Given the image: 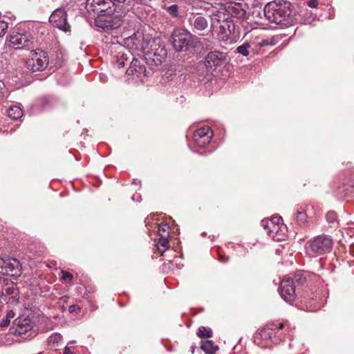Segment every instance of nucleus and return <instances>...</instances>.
<instances>
[{
    "label": "nucleus",
    "instance_id": "f704fd0d",
    "mask_svg": "<svg viewBox=\"0 0 354 354\" xmlns=\"http://www.w3.org/2000/svg\"><path fill=\"white\" fill-rule=\"evenodd\" d=\"M10 323V320L8 317L3 318L0 322V326L2 328L7 327Z\"/></svg>",
    "mask_w": 354,
    "mask_h": 354
},
{
    "label": "nucleus",
    "instance_id": "4468645a",
    "mask_svg": "<svg viewBox=\"0 0 354 354\" xmlns=\"http://www.w3.org/2000/svg\"><path fill=\"white\" fill-rule=\"evenodd\" d=\"M14 324V333L19 335L25 334L26 332L32 329L31 320L27 317H18L15 320Z\"/></svg>",
    "mask_w": 354,
    "mask_h": 354
},
{
    "label": "nucleus",
    "instance_id": "c85d7f7f",
    "mask_svg": "<svg viewBox=\"0 0 354 354\" xmlns=\"http://www.w3.org/2000/svg\"><path fill=\"white\" fill-rule=\"evenodd\" d=\"M167 12L173 17H178V6L176 4H173L167 8Z\"/></svg>",
    "mask_w": 354,
    "mask_h": 354
},
{
    "label": "nucleus",
    "instance_id": "49530a36",
    "mask_svg": "<svg viewBox=\"0 0 354 354\" xmlns=\"http://www.w3.org/2000/svg\"><path fill=\"white\" fill-rule=\"evenodd\" d=\"M304 16L306 15H305V13L304 14ZM306 15H307V17H310V14Z\"/></svg>",
    "mask_w": 354,
    "mask_h": 354
},
{
    "label": "nucleus",
    "instance_id": "de8ad7c7",
    "mask_svg": "<svg viewBox=\"0 0 354 354\" xmlns=\"http://www.w3.org/2000/svg\"><path fill=\"white\" fill-rule=\"evenodd\" d=\"M38 354H42V353H41V352H40V353H39Z\"/></svg>",
    "mask_w": 354,
    "mask_h": 354
},
{
    "label": "nucleus",
    "instance_id": "c756f323",
    "mask_svg": "<svg viewBox=\"0 0 354 354\" xmlns=\"http://www.w3.org/2000/svg\"><path fill=\"white\" fill-rule=\"evenodd\" d=\"M61 273H62V279L64 281H67V282L72 281V280L73 279V276L72 274H71L70 272L65 271V270H62Z\"/></svg>",
    "mask_w": 354,
    "mask_h": 354
},
{
    "label": "nucleus",
    "instance_id": "bb28decb",
    "mask_svg": "<svg viewBox=\"0 0 354 354\" xmlns=\"http://www.w3.org/2000/svg\"><path fill=\"white\" fill-rule=\"evenodd\" d=\"M250 47V44L248 42L244 43L243 45H241L237 47L236 51L241 54L243 56H248L249 55V48Z\"/></svg>",
    "mask_w": 354,
    "mask_h": 354
},
{
    "label": "nucleus",
    "instance_id": "79ce46f5",
    "mask_svg": "<svg viewBox=\"0 0 354 354\" xmlns=\"http://www.w3.org/2000/svg\"><path fill=\"white\" fill-rule=\"evenodd\" d=\"M195 348H196V346H192L191 348H192V353H194Z\"/></svg>",
    "mask_w": 354,
    "mask_h": 354
},
{
    "label": "nucleus",
    "instance_id": "2eb2a0df",
    "mask_svg": "<svg viewBox=\"0 0 354 354\" xmlns=\"http://www.w3.org/2000/svg\"><path fill=\"white\" fill-rule=\"evenodd\" d=\"M261 225L266 230V233L273 240H279V225L275 223L273 220H263L261 221Z\"/></svg>",
    "mask_w": 354,
    "mask_h": 354
},
{
    "label": "nucleus",
    "instance_id": "a878e982",
    "mask_svg": "<svg viewBox=\"0 0 354 354\" xmlns=\"http://www.w3.org/2000/svg\"><path fill=\"white\" fill-rule=\"evenodd\" d=\"M197 335L201 338L211 337L212 336V331L210 328L201 326L198 330Z\"/></svg>",
    "mask_w": 354,
    "mask_h": 354
},
{
    "label": "nucleus",
    "instance_id": "a18cd8bd",
    "mask_svg": "<svg viewBox=\"0 0 354 354\" xmlns=\"http://www.w3.org/2000/svg\"><path fill=\"white\" fill-rule=\"evenodd\" d=\"M203 66L202 64H199L197 67Z\"/></svg>",
    "mask_w": 354,
    "mask_h": 354
},
{
    "label": "nucleus",
    "instance_id": "f3484780",
    "mask_svg": "<svg viewBox=\"0 0 354 354\" xmlns=\"http://www.w3.org/2000/svg\"><path fill=\"white\" fill-rule=\"evenodd\" d=\"M228 12L231 15L232 17H236L239 19H243L245 17L246 12L242 8L241 4H235L232 6H229Z\"/></svg>",
    "mask_w": 354,
    "mask_h": 354
},
{
    "label": "nucleus",
    "instance_id": "b1692460",
    "mask_svg": "<svg viewBox=\"0 0 354 354\" xmlns=\"http://www.w3.org/2000/svg\"><path fill=\"white\" fill-rule=\"evenodd\" d=\"M291 281H292L293 286H296V288H297L298 286H302L306 283V278L304 276V274L298 272L294 275Z\"/></svg>",
    "mask_w": 354,
    "mask_h": 354
},
{
    "label": "nucleus",
    "instance_id": "e433bc0d",
    "mask_svg": "<svg viewBox=\"0 0 354 354\" xmlns=\"http://www.w3.org/2000/svg\"><path fill=\"white\" fill-rule=\"evenodd\" d=\"M50 338H51V341H53L54 343L55 342L58 343L61 340L62 336L59 334H55V335L51 336Z\"/></svg>",
    "mask_w": 354,
    "mask_h": 354
},
{
    "label": "nucleus",
    "instance_id": "6ab92c4d",
    "mask_svg": "<svg viewBox=\"0 0 354 354\" xmlns=\"http://www.w3.org/2000/svg\"><path fill=\"white\" fill-rule=\"evenodd\" d=\"M7 115L13 120H18L22 116L23 111L22 109L17 106H11L7 110Z\"/></svg>",
    "mask_w": 354,
    "mask_h": 354
},
{
    "label": "nucleus",
    "instance_id": "9b49d317",
    "mask_svg": "<svg viewBox=\"0 0 354 354\" xmlns=\"http://www.w3.org/2000/svg\"><path fill=\"white\" fill-rule=\"evenodd\" d=\"M296 286H293L291 278L283 279L279 286V294L283 299L291 302L296 297Z\"/></svg>",
    "mask_w": 354,
    "mask_h": 354
},
{
    "label": "nucleus",
    "instance_id": "20e7f679",
    "mask_svg": "<svg viewBox=\"0 0 354 354\" xmlns=\"http://www.w3.org/2000/svg\"><path fill=\"white\" fill-rule=\"evenodd\" d=\"M49 63L48 53L37 49L30 52V57L26 61V68L32 73L43 71Z\"/></svg>",
    "mask_w": 354,
    "mask_h": 354
},
{
    "label": "nucleus",
    "instance_id": "f03ea898",
    "mask_svg": "<svg viewBox=\"0 0 354 354\" xmlns=\"http://www.w3.org/2000/svg\"><path fill=\"white\" fill-rule=\"evenodd\" d=\"M263 13L268 21L283 27L292 26L297 22L293 6L288 1L278 0L268 3Z\"/></svg>",
    "mask_w": 354,
    "mask_h": 354
},
{
    "label": "nucleus",
    "instance_id": "7c9ffc66",
    "mask_svg": "<svg viewBox=\"0 0 354 354\" xmlns=\"http://www.w3.org/2000/svg\"><path fill=\"white\" fill-rule=\"evenodd\" d=\"M8 28V26L7 22L3 20L0 21V37H2L6 34Z\"/></svg>",
    "mask_w": 354,
    "mask_h": 354
},
{
    "label": "nucleus",
    "instance_id": "5701e85b",
    "mask_svg": "<svg viewBox=\"0 0 354 354\" xmlns=\"http://www.w3.org/2000/svg\"><path fill=\"white\" fill-rule=\"evenodd\" d=\"M275 331L272 329H264L260 333L261 338L269 339H270L271 342L274 344L277 343V341L275 339Z\"/></svg>",
    "mask_w": 354,
    "mask_h": 354
},
{
    "label": "nucleus",
    "instance_id": "f8f14e48",
    "mask_svg": "<svg viewBox=\"0 0 354 354\" xmlns=\"http://www.w3.org/2000/svg\"><path fill=\"white\" fill-rule=\"evenodd\" d=\"M213 132L209 127H203L197 129L193 136L196 145L200 147H205L210 142Z\"/></svg>",
    "mask_w": 354,
    "mask_h": 354
},
{
    "label": "nucleus",
    "instance_id": "c03bdc74",
    "mask_svg": "<svg viewBox=\"0 0 354 354\" xmlns=\"http://www.w3.org/2000/svg\"><path fill=\"white\" fill-rule=\"evenodd\" d=\"M75 342V340H73V341H71V342H70V344H74Z\"/></svg>",
    "mask_w": 354,
    "mask_h": 354
},
{
    "label": "nucleus",
    "instance_id": "37998d69",
    "mask_svg": "<svg viewBox=\"0 0 354 354\" xmlns=\"http://www.w3.org/2000/svg\"><path fill=\"white\" fill-rule=\"evenodd\" d=\"M279 328H282L283 326V325L282 324H279Z\"/></svg>",
    "mask_w": 354,
    "mask_h": 354
},
{
    "label": "nucleus",
    "instance_id": "2f4dec72",
    "mask_svg": "<svg viewBox=\"0 0 354 354\" xmlns=\"http://www.w3.org/2000/svg\"><path fill=\"white\" fill-rule=\"evenodd\" d=\"M310 14V17H304L303 19V23L305 24H311L314 21L315 17L313 15L312 12H306L305 15Z\"/></svg>",
    "mask_w": 354,
    "mask_h": 354
},
{
    "label": "nucleus",
    "instance_id": "393cba45",
    "mask_svg": "<svg viewBox=\"0 0 354 354\" xmlns=\"http://www.w3.org/2000/svg\"><path fill=\"white\" fill-rule=\"evenodd\" d=\"M307 220V214L303 210H298L296 213L295 221L299 225H303L306 223Z\"/></svg>",
    "mask_w": 354,
    "mask_h": 354
},
{
    "label": "nucleus",
    "instance_id": "58836bf2",
    "mask_svg": "<svg viewBox=\"0 0 354 354\" xmlns=\"http://www.w3.org/2000/svg\"><path fill=\"white\" fill-rule=\"evenodd\" d=\"M14 316V313L12 311H10L7 313L6 315V317H8V319H10V317H12Z\"/></svg>",
    "mask_w": 354,
    "mask_h": 354
},
{
    "label": "nucleus",
    "instance_id": "c9c22d12",
    "mask_svg": "<svg viewBox=\"0 0 354 354\" xmlns=\"http://www.w3.org/2000/svg\"><path fill=\"white\" fill-rule=\"evenodd\" d=\"M307 5L310 8H316L318 5V0H308Z\"/></svg>",
    "mask_w": 354,
    "mask_h": 354
},
{
    "label": "nucleus",
    "instance_id": "7ed1b4c3",
    "mask_svg": "<svg viewBox=\"0 0 354 354\" xmlns=\"http://www.w3.org/2000/svg\"><path fill=\"white\" fill-rule=\"evenodd\" d=\"M196 37L184 28H175L170 37V41L176 51H187L194 46Z\"/></svg>",
    "mask_w": 354,
    "mask_h": 354
},
{
    "label": "nucleus",
    "instance_id": "4be33fe9",
    "mask_svg": "<svg viewBox=\"0 0 354 354\" xmlns=\"http://www.w3.org/2000/svg\"><path fill=\"white\" fill-rule=\"evenodd\" d=\"M168 233L167 234H160V237L159 238L158 242L157 243L158 250L164 252L169 247V241L167 239Z\"/></svg>",
    "mask_w": 354,
    "mask_h": 354
},
{
    "label": "nucleus",
    "instance_id": "aec40b11",
    "mask_svg": "<svg viewBox=\"0 0 354 354\" xmlns=\"http://www.w3.org/2000/svg\"><path fill=\"white\" fill-rule=\"evenodd\" d=\"M131 55H132L129 51H127V53L120 52L118 55L115 56V62L118 68H121L124 67L125 65V62L127 61Z\"/></svg>",
    "mask_w": 354,
    "mask_h": 354
},
{
    "label": "nucleus",
    "instance_id": "dca6fc26",
    "mask_svg": "<svg viewBox=\"0 0 354 354\" xmlns=\"http://www.w3.org/2000/svg\"><path fill=\"white\" fill-rule=\"evenodd\" d=\"M127 45L132 44V48L137 50H142L145 46L143 44V35L141 32H137L128 37L126 39Z\"/></svg>",
    "mask_w": 354,
    "mask_h": 354
},
{
    "label": "nucleus",
    "instance_id": "473e14b6",
    "mask_svg": "<svg viewBox=\"0 0 354 354\" xmlns=\"http://www.w3.org/2000/svg\"><path fill=\"white\" fill-rule=\"evenodd\" d=\"M169 229V226L167 224L161 225L158 228V232L160 234H167V233L169 234L167 232Z\"/></svg>",
    "mask_w": 354,
    "mask_h": 354
},
{
    "label": "nucleus",
    "instance_id": "cd10ccee",
    "mask_svg": "<svg viewBox=\"0 0 354 354\" xmlns=\"http://www.w3.org/2000/svg\"><path fill=\"white\" fill-rule=\"evenodd\" d=\"M326 219L329 223H337V215L334 211L328 212L326 214Z\"/></svg>",
    "mask_w": 354,
    "mask_h": 354
},
{
    "label": "nucleus",
    "instance_id": "6e6552de",
    "mask_svg": "<svg viewBox=\"0 0 354 354\" xmlns=\"http://www.w3.org/2000/svg\"><path fill=\"white\" fill-rule=\"evenodd\" d=\"M50 23L55 28L65 32L71 30V26L67 22V14L64 9L57 8L49 17Z\"/></svg>",
    "mask_w": 354,
    "mask_h": 354
},
{
    "label": "nucleus",
    "instance_id": "ddd939ff",
    "mask_svg": "<svg viewBox=\"0 0 354 354\" xmlns=\"http://www.w3.org/2000/svg\"><path fill=\"white\" fill-rule=\"evenodd\" d=\"M145 62L142 59L133 58L129 68L127 70L128 75H135L137 77L147 76Z\"/></svg>",
    "mask_w": 354,
    "mask_h": 354
},
{
    "label": "nucleus",
    "instance_id": "423d86ee",
    "mask_svg": "<svg viewBox=\"0 0 354 354\" xmlns=\"http://www.w3.org/2000/svg\"><path fill=\"white\" fill-rule=\"evenodd\" d=\"M10 44L16 49L32 47L35 37L30 32L21 30L10 36Z\"/></svg>",
    "mask_w": 354,
    "mask_h": 354
},
{
    "label": "nucleus",
    "instance_id": "f257e3e1",
    "mask_svg": "<svg viewBox=\"0 0 354 354\" xmlns=\"http://www.w3.org/2000/svg\"><path fill=\"white\" fill-rule=\"evenodd\" d=\"M86 8L88 12L98 14L95 19V25L102 29H116L122 23V17L111 0H86Z\"/></svg>",
    "mask_w": 354,
    "mask_h": 354
},
{
    "label": "nucleus",
    "instance_id": "72a5a7b5",
    "mask_svg": "<svg viewBox=\"0 0 354 354\" xmlns=\"http://www.w3.org/2000/svg\"><path fill=\"white\" fill-rule=\"evenodd\" d=\"M80 310H81L80 307L75 304L71 305L68 308V310L70 313L75 312L77 313L80 312Z\"/></svg>",
    "mask_w": 354,
    "mask_h": 354
},
{
    "label": "nucleus",
    "instance_id": "1a4fd4ad",
    "mask_svg": "<svg viewBox=\"0 0 354 354\" xmlns=\"http://www.w3.org/2000/svg\"><path fill=\"white\" fill-rule=\"evenodd\" d=\"M226 55L224 53L214 50L207 53L205 57L204 64L209 71H216L226 62Z\"/></svg>",
    "mask_w": 354,
    "mask_h": 354
},
{
    "label": "nucleus",
    "instance_id": "a19ab883",
    "mask_svg": "<svg viewBox=\"0 0 354 354\" xmlns=\"http://www.w3.org/2000/svg\"><path fill=\"white\" fill-rule=\"evenodd\" d=\"M42 102L44 104H46L48 103L47 98H43Z\"/></svg>",
    "mask_w": 354,
    "mask_h": 354
},
{
    "label": "nucleus",
    "instance_id": "a211bd4d",
    "mask_svg": "<svg viewBox=\"0 0 354 354\" xmlns=\"http://www.w3.org/2000/svg\"><path fill=\"white\" fill-rule=\"evenodd\" d=\"M193 26L197 30H204L208 26V22L207 19L203 16H198L194 18L193 23Z\"/></svg>",
    "mask_w": 354,
    "mask_h": 354
},
{
    "label": "nucleus",
    "instance_id": "412c9836",
    "mask_svg": "<svg viewBox=\"0 0 354 354\" xmlns=\"http://www.w3.org/2000/svg\"><path fill=\"white\" fill-rule=\"evenodd\" d=\"M201 348L208 354H212L218 349V347L214 345L212 340L202 341Z\"/></svg>",
    "mask_w": 354,
    "mask_h": 354
},
{
    "label": "nucleus",
    "instance_id": "4c0bfd02",
    "mask_svg": "<svg viewBox=\"0 0 354 354\" xmlns=\"http://www.w3.org/2000/svg\"><path fill=\"white\" fill-rule=\"evenodd\" d=\"M63 354H74L68 346H66L64 349Z\"/></svg>",
    "mask_w": 354,
    "mask_h": 354
},
{
    "label": "nucleus",
    "instance_id": "39448f33",
    "mask_svg": "<svg viewBox=\"0 0 354 354\" xmlns=\"http://www.w3.org/2000/svg\"><path fill=\"white\" fill-rule=\"evenodd\" d=\"M333 240L327 235H319L315 237L308 243V251L311 255H320L330 252Z\"/></svg>",
    "mask_w": 354,
    "mask_h": 354
},
{
    "label": "nucleus",
    "instance_id": "9d476101",
    "mask_svg": "<svg viewBox=\"0 0 354 354\" xmlns=\"http://www.w3.org/2000/svg\"><path fill=\"white\" fill-rule=\"evenodd\" d=\"M19 295L17 285L6 277H0V297L10 299H16Z\"/></svg>",
    "mask_w": 354,
    "mask_h": 354
},
{
    "label": "nucleus",
    "instance_id": "0eeeda50",
    "mask_svg": "<svg viewBox=\"0 0 354 354\" xmlns=\"http://www.w3.org/2000/svg\"><path fill=\"white\" fill-rule=\"evenodd\" d=\"M0 273L18 277L22 273L21 265L17 259L0 258Z\"/></svg>",
    "mask_w": 354,
    "mask_h": 354
},
{
    "label": "nucleus",
    "instance_id": "ea45409f",
    "mask_svg": "<svg viewBox=\"0 0 354 354\" xmlns=\"http://www.w3.org/2000/svg\"><path fill=\"white\" fill-rule=\"evenodd\" d=\"M271 220H273L275 223L279 224V222L280 219L275 218H272Z\"/></svg>",
    "mask_w": 354,
    "mask_h": 354
}]
</instances>
